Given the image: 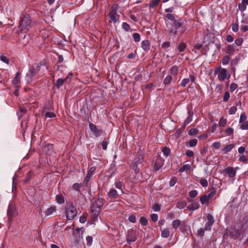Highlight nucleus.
<instances>
[{
    "label": "nucleus",
    "instance_id": "f257e3e1",
    "mask_svg": "<svg viewBox=\"0 0 248 248\" xmlns=\"http://www.w3.org/2000/svg\"><path fill=\"white\" fill-rule=\"evenodd\" d=\"M41 64L34 63L30 67L25 76V80L28 83H30L37 79L40 77Z\"/></svg>",
    "mask_w": 248,
    "mask_h": 248
},
{
    "label": "nucleus",
    "instance_id": "f03ea898",
    "mask_svg": "<svg viewBox=\"0 0 248 248\" xmlns=\"http://www.w3.org/2000/svg\"><path fill=\"white\" fill-rule=\"evenodd\" d=\"M244 227L241 222H237L231 230L226 229L224 235L229 236L232 239H236L244 232Z\"/></svg>",
    "mask_w": 248,
    "mask_h": 248
},
{
    "label": "nucleus",
    "instance_id": "7ed1b4c3",
    "mask_svg": "<svg viewBox=\"0 0 248 248\" xmlns=\"http://www.w3.org/2000/svg\"><path fill=\"white\" fill-rule=\"evenodd\" d=\"M186 30V28L183 26V23L181 19L174 21L171 26L169 28V34L170 36H175L182 34Z\"/></svg>",
    "mask_w": 248,
    "mask_h": 248
},
{
    "label": "nucleus",
    "instance_id": "20e7f679",
    "mask_svg": "<svg viewBox=\"0 0 248 248\" xmlns=\"http://www.w3.org/2000/svg\"><path fill=\"white\" fill-rule=\"evenodd\" d=\"M65 213L67 220H72L74 219L77 215L76 207L71 202L67 204L65 207Z\"/></svg>",
    "mask_w": 248,
    "mask_h": 248
},
{
    "label": "nucleus",
    "instance_id": "39448f33",
    "mask_svg": "<svg viewBox=\"0 0 248 248\" xmlns=\"http://www.w3.org/2000/svg\"><path fill=\"white\" fill-rule=\"evenodd\" d=\"M18 213L15 203L11 202L9 204L7 210L8 221L10 223Z\"/></svg>",
    "mask_w": 248,
    "mask_h": 248
},
{
    "label": "nucleus",
    "instance_id": "423d86ee",
    "mask_svg": "<svg viewBox=\"0 0 248 248\" xmlns=\"http://www.w3.org/2000/svg\"><path fill=\"white\" fill-rule=\"evenodd\" d=\"M31 28V19L28 15L24 16L19 22V29L21 31H29Z\"/></svg>",
    "mask_w": 248,
    "mask_h": 248
},
{
    "label": "nucleus",
    "instance_id": "0eeeda50",
    "mask_svg": "<svg viewBox=\"0 0 248 248\" xmlns=\"http://www.w3.org/2000/svg\"><path fill=\"white\" fill-rule=\"evenodd\" d=\"M117 6L116 5L112 7L109 13V18L114 24L120 22V15L117 14Z\"/></svg>",
    "mask_w": 248,
    "mask_h": 248
},
{
    "label": "nucleus",
    "instance_id": "6e6552de",
    "mask_svg": "<svg viewBox=\"0 0 248 248\" xmlns=\"http://www.w3.org/2000/svg\"><path fill=\"white\" fill-rule=\"evenodd\" d=\"M217 78L220 81H223L225 79H228L231 77V75L228 73L225 68H221L217 72Z\"/></svg>",
    "mask_w": 248,
    "mask_h": 248
},
{
    "label": "nucleus",
    "instance_id": "1a4fd4ad",
    "mask_svg": "<svg viewBox=\"0 0 248 248\" xmlns=\"http://www.w3.org/2000/svg\"><path fill=\"white\" fill-rule=\"evenodd\" d=\"M187 200L188 202H190L191 203L186 207L187 210L193 211L199 209L200 204L197 199L193 200L188 199Z\"/></svg>",
    "mask_w": 248,
    "mask_h": 248
},
{
    "label": "nucleus",
    "instance_id": "9d476101",
    "mask_svg": "<svg viewBox=\"0 0 248 248\" xmlns=\"http://www.w3.org/2000/svg\"><path fill=\"white\" fill-rule=\"evenodd\" d=\"M144 159V152L142 150H139L136 155V156L133 162L140 165H142V163Z\"/></svg>",
    "mask_w": 248,
    "mask_h": 248
},
{
    "label": "nucleus",
    "instance_id": "9b49d317",
    "mask_svg": "<svg viewBox=\"0 0 248 248\" xmlns=\"http://www.w3.org/2000/svg\"><path fill=\"white\" fill-rule=\"evenodd\" d=\"M89 127L91 131L96 137H99L102 133V131L100 127L98 126H96L92 123L89 124Z\"/></svg>",
    "mask_w": 248,
    "mask_h": 248
},
{
    "label": "nucleus",
    "instance_id": "f8f14e48",
    "mask_svg": "<svg viewBox=\"0 0 248 248\" xmlns=\"http://www.w3.org/2000/svg\"><path fill=\"white\" fill-rule=\"evenodd\" d=\"M100 211H101V209H99L97 208H95V207L91 206L90 214H91V217L92 218V219L93 220V221H95L96 220H97L98 217L100 213Z\"/></svg>",
    "mask_w": 248,
    "mask_h": 248
},
{
    "label": "nucleus",
    "instance_id": "ddd939ff",
    "mask_svg": "<svg viewBox=\"0 0 248 248\" xmlns=\"http://www.w3.org/2000/svg\"><path fill=\"white\" fill-rule=\"evenodd\" d=\"M43 152L47 155H51L53 153V144L46 143L43 149Z\"/></svg>",
    "mask_w": 248,
    "mask_h": 248
},
{
    "label": "nucleus",
    "instance_id": "4468645a",
    "mask_svg": "<svg viewBox=\"0 0 248 248\" xmlns=\"http://www.w3.org/2000/svg\"><path fill=\"white\" fill-rule=\"evenodd\" d=\"M126 240L128 242H131L136 241V237L135 235V233L133 230L131 229L128 230L126 236Z\"/></svg>",
    "mask_w": 248,
    "mask_h": 248
},
{
    "label": "nucleus",
    "instance_id": "2eb2a0df",
    "mask_svg": "<svg viewBox=\"0 0 248 248\" xmlns=\"http://www.w3.org/2000/svg\"><path fill=\"white\" fill-rule=\"evenodd\" d=\"M104 205V199L102 198H98L92 205V206L101 209Z\"/></svg>",
    "mask_w": 248,
    "mask_h": 248
},
{
    "label": "nucleus",
    "instance_id": "dca6fc26",
    "mask_svg": "<svg viewBox=\"0 0 248 248\" xmlns=\"http://www.w3.org/2000/svg\"><path fill=\"white\" fill-rule=\"evenodd\" d=\"M248 5V0H242L241 2L238 4V10L241 12H243L246 10Z\"/></svg>",
    "mask_w": 248,
    "mask_h": 248
},
{
    "label": "nucleus",
    "instance_id": "f3484780",
    "mask_svg": "<svg viewBox=\"0 0 248 248\" xmlns=\"http://www.w3.org/2000/svg\"><path fill=\"white\" fill-rule=\"evenodd\" d=\"M224 172L227 174L230 177H233L236 175V171L232 167H229L224 170Z\"/></svg>",
    "mask_w": 248,
    "mask_h": 248
},
{
    "label": "nucleus",
    "instance_id": "a211bd4d",
    "mask_svg": "<svg viewBox=\"0 0 248 248\" xmlns=\"http://www.w3.org/2000/svg\"><path fill=\"white\" fill-rule=\"evenodd\" d=\"M163 163L161 157H157L154 164V170L157 171L163 166Z\"/></svg>",
    "mask_w": 248,
    "mask_h": 248
},
{
    "label": "nucleus",
    "instance_id": "6ab92c4d",
    "mask_svg": "<svg viewBox=\"0 0 248 248\" xmlns=\"http://www.w3.org/2000/svg\"><path fill=\"white\" fill-rule=\"evenodd\" d=\"M12 82L16 87H18L20 82V73L17 72L16 77L13 79Z\"/></svg>",
    "mask_w": 248,
    "mask_h": 248
},
{
    "label": "nucleus",
    "instance_id": "aec40b11",
    "mask_svg": "<svg viewBox=\"0 0 248 248\" xmlns=\"http://www.w3.org/2000/svg\"><path fill=\"white\" fill-rule=\"evenodd\" d=\"M188 115L186 119L185 120L184 123V124L185 126L188 124L193 119V113L192 111H188Z\"/></svg>",
    "mask_w": 248,
    "mask_h": 248
},
{
    "label": "nucleus",
    "instance_id": "412c9836",
    "mask_svg": "<svg viewBox=\"0 0 248 248\" xmlns=\"http://www.w3.org/2000/svg\"><path fill=\"white\" fill-rule=\"evenodd\" d=\"M161 236L163 238H167L170 235V232L168 228H166L162 229V228H160Z\"/></svg>",
    "mask_w": 248,
    "mask_h": 248
},
{
    "label": "nucleus",
    "instance_id": "4be33fe9",
    "mask_svg": "<svg viewBox=\"0 0 248 248\" xmlns=\"http://www.w3.org/2000/svg\"><path fill=\"white\" fill-rule=\"evenodd\" d=\"M141 46L142 48L146 51L150 49V43L148 40H143L141 42Z\"/></svg>",
    "mask_w": 248,
    "mask_h": 248
},
{
    "label": "nucleus",
    "instance_id": "5701e85b",
    "mask_svg": "<svg viewBox=\"0 0 248 248\" xmlns=\"http://www.w3.org/2000/svg\"><path fill=\"white\" fill-rule=\"evenodd\" d=\"M108 196L109 197L111 198V199H116L118 197V194L117 193V191L114 189H111L110 190Z\"/></svg>",
    "mask_w": 248,
    "mask_h": 248
},
{
    "label": "nucleus",
    "instance_id": "b1692460",
    "mask_svg": "<svg viewBox=\"0 0 248 248\" xmlns=\"http://www.w3.org/2000/svg\"><path fill=\"white\" fill-rule=\"evenodd\" d=\"M56 209L55 206H52L48 208L46 211L45 214L46 216H50L53 214L54 212H56Z\"/></svg>",
    "mask_w": 248,
    "mask_h": 248
},
{
    "label": "nucleus",
    "instance_id": "393cba45",
    "mask_svg": "<svg viewBox=\"0 0 248 248\" xmlns=\"http://www.w3.org/2000/svg\"><path fill=\"white\" fill-rule=\"evenodd\" d=\"M187 205L186 202V201H180L176 203V207L179 209H183Z\"/></svg>",
    "mask_w": 248,
    "mask_h": 248
},
{
    "label": "nucleus",
    "instance_id": "a878e982",
    "mask_svg": "<svg viewBox=\"0 0 248 248\" xmlns=\"http://www.w3.org/2000/svg\"><path fill=\"white\" fill-rule=\"evenodd\" d=\"M139 166H140V164L133 162L130 167L135 170L136 173H138L140 171V169ZM140 166H142V165H140Z\"/></svg>",
    "mask_w": 248,
    "mask_h": 248
},
{
    "label": "nucleus",
    "instance_id": "bb28decb",
    "mask_svg": "<svg viewBox=\"0 0 248 248\" xmlns=\"http://www.w3.org/2000/svg\"><path fill=\"white\" fill-rule=\"evenodd\" d=\"M68 79V77H67L64 79L59 78L57 79L56 81V87L58 89H59L63 84L64 81H66Z\"/></svg>",
    "mask_w": 248,
    "mask_h": 248
},
{
    "label": "nucleus",
    "instance_id": "cd10ccee",
    "mask_svg": "<svg viewBox=\"0 0 248 248\" xmlns=\"http://www.w3.org/2000/svg\"><path fill=\"white\" fill-rule=\"evenodd\" d=\"M209 199L207 197V195H203L200 197V200L201 203L203 205L205 203H208Z\"/></svg>",
    "mask_w": 248,
    "mask_h": 248
},
{
    "label": "nucleus",
    "instance_id": "c85d7f7f",
    "mask_svg": "<svg viewBox=\"0 0 248 248\" xmlns=\"http://www.w3.org/2000/svg\"><path fill=\"white\" fill-rule=\"evenodd\" d=\"M56 201L59 204H62L64 202V198L62 194H60L56 196Z\"/></svg>",
    "mask_w": 248,
    "mask_h": 248
},
{
    "label": "nucleus",
    "instance_id": "c756f323",
    "mask_svg": "<svg viewBox=\"0 0 248 248\" xmlns=\"http://www.w3.org/2000/svg\"><path fill=\"white\" fill-rule=\"evenodd\" d=\"M234 146L235 145L234 144H230L226 146L223 149H222V151L225 154H227L228 152H230L233 147H234Z\"/></svg>",
    "mask_w": 248,
    "mask_h": 248
},
{
    "label": "nucleus",
    "instance_id": "7c9ffc66",
    "mask_svg": "<svg viewBox=\"0 0 248 248\" xmlns=\"http://www.w3.org/2000/svg\"><path fill=\"white\" fill-rule=\"evenodd\" d=\"M178 72V67L176 65L172 66L170 70V73L173 76H176L177 75Z\"/></svg>",
    "mask_w": 248,
    "mask_h": 248
},
{
    "label": "nucleus",
    "instance_id": "2f4dec72",
    "mask_svg": "<svg viewBox=\"0 0 248 248\" xmlns=\"http://www.w3.org/2000/svg\"><path fill=\"white\" fill-rule=\"evenodd\" d=\"M83 186L82 183H75L73 185L72 188L78 192H80V188Z\"/></svg>",
    "mask_w": 248,
    "mask_h": 248
},
{
    "label": "nucleus",
    "instance_id": "473e14b6",
    "mask_svg": "<svg viewBox=\"0 0 248 248\" xmlns=\"http://www.w3.org/2000/svg\"><path fill=\"white\" fill-rule=\"evenodd\" d=\"M227 119L224 117H221L218 122V124L221 127H225L227 125Z\"/></svg>",
    "mask_w": 248,
    "mask_h": 248
},
{
    "label": "nucleus",
    "instance_id": "72a5a7b5",
    "mask_svg": "<svg viewBox=\"0 0 248 248\" xmlns=\"http://www.w3.org/2000/svg\"><path fill=\"white\" fill-rule=\"evenodd\" d=\"M191 169V166L189 164H186L184 165L179 170V172H182L184 171H188L189 170Z\"/></svg>",
    "mask_w": 248,
    "mask_h": 248
},
{
    "label": "nucleus",
    "instance_id": "f704fd0d",
    "mask_svg": "<svg viewBox=\"0 0 248 248\" xmlns=\"http://www.w3.org/2000/svg\"><path fill=\"white\" fill-rule=\"evenodd\" d=\"M181 224V221L179 219L174 220L172 222V226L173 228L175 230L180 226Z\"/></svg>",
    "mask_w": 248,
    "mask_h": 248
},
{
    "label": "nucleus",
    "instance_id": "c9c22d12",
    "mask_svg": "<svg viewBox=\"0 0 248 248\" xmlns=\"http://www.w3.org/2000/svg\"><path fill=\"white\" fill-rule=\"evenodd\" d=\"M199 130L197 128H192L187 132L188 134L191 136H196L199 133Z\"/></svg>",
    "mask_w": 248,
    "mask_h": 248
},
{
    "label": "nucleus",
    "instance_id": "e433bc0d",
    "mask_svg": "<svg viewBox=\"0 0 248 248\" xmlns=\"http://www.w3.org/2000/svg\"><path fill=\"white\" fill-rule=\"evenodd\" d=\"M239 126L240 129L242 130H248V122H242V123H239Z\"/></svg>",
    "mask_w": 248,
    "mask_h": 248
},
{
    "label": "nucleus",
    "instance_id": "4c0bfd02",
    "mask_svg": "<svg viewBox=\"0 0 248 248\" xmlns=\"http://www.w3.org/2000/svg\"><path fill=\"white\" fill-rule=\"evenodd\" d=\"M32 171H30L27 173L26 176V178L24 180V184H27L29 181H30L31 180V179L32 178Z\"/></svg>",
    "mask_w": 248,
    "mask_h": 248
},
{
    "label": "nucleus",
    "instance_id": "58836bf2",
    "mask_svg": "<svg viewBox=\"0 0 248 248\" xmlns=\"http://www.w3.org/2000/svg\"><path fill=\"white\" fill-rule=\"evenodd\" d=\"M239 222H241L242 225L244 227V230H245L247 227L248 226V216L245 217L243 219L242 222L239 221Z\"/></svg>",
    "mask_w": 248,
    "mask_h": 248
},
{
    "label": "nucleus",
    "instance_id": "ea45409f",
    "mask_svg": "<svg viewBox=\"0 0 248 248\" xmlns=\"http://www.w3.org/2000/svg\"><path fill=\"white\" fill-rule=\"evenodd\" d=\"M162 152L166 156H168L170 153V149L166 146H165L162 148Z\"/></svg>",
    "mask_w": 248,
    "mask_h": 248
},
{
    "label": "nucleus",
    "instance_id": "a19ab883",
    "mask_svg": "<svg viewBox=\"0 0 248 248\" xmlns=\"http://www.w3.org/2000/svg\"><path fill=\"white\" fill-rule=\"evenodd\" d=\"M45 118H55L56 116V115L55 113L51 111H47L45 113Z\"/></svg>",
    "mask_w": 248,
    "mask_h": 248
},
{
    "label": "nucleus",
    "instance_id": "79ce46f5",
    "mask_svg": "<svg viewBox=\"0 0 248 248\" xmlns=\"http://www.w3.org/2000/svg\"><path fill=\"white\" fill-rule=\"evenodd\" d=\"M123 29L126 31H131V27L130 25L126 22H123L122 25Z\"/></svg>",
    "mask_w": 248,
    "mask_h": 248
},
{
    "label": "nucleus",
    "instance_id": "37998d69",
    "mask_svg": "<svg viewBox=\"0 0 248 248\" xmlns=\"http://www.w3.org/2000/svg\"><path fill=\"white\" fill-rule=\"evenodd\" d=\"M186 47V44L183 42L181 43L178 46V50L180 52H183Z\"/></svg>",
    "mask_w": 248,
    "mask_h": 248
},
{
    "label": "nucleus",
    "instance_id": "c03bdc74",
    "mask_svg": "<svg viewBox=\"0 0 248 248\" xmlns=\"http://www.w3.org/2000/svg\"><path fill=\"white\" fill-rule=\"evenodd\" d=\"M207 223L213 224L215 222V220L213 216L211 214H208L207 216Z\"/></svg>",
    "mask_w": 248,
    "mask_h": 248
},
{
    "label": "nucleus",
    "instance_id": "a18cd8bd",
    "mask_svg": "<svg viewBox=\"0 0 248 248\" xmlns=\"http://www.w3.org/2000/svg\"><path fill=\"white\" fill-rule=\"evenodd\" d=\"M140 223L144 226L147 225L148 224V219L143 217H142L140 219Z\"/></svg>",
    "mask_w": 248,
    "mask_h": 248
},
{
    "label": "nucleus",
    "instance_id": "49530a36",
    "mask_svg": "<svg viewBox=\"0 0 248 248\" xmlns=\"http://www.w3.org/2000/svg\"><path fill=\"white\" fill-rule=\"evenodd\" d=\"M247 119V117L245 114V113H242L240 114V118L239 120V123H242V122H247L246 120Z\"/></svg>",
    "mask_w": 248,
    "mask_h": 248
},
{
    "label": "nucleus",
    "instance_id": "de8ad7c7",
    "mask_svg": "<svg viewBox=\"0 0 248 248\" xmlns=\"http://www.w3.org/2000/svg\"><path fill=\"white\" fill-rule=\"evenodd\" d=\"M216 192V188L212 187L210 190L209 193L207 195V197L210 199L215 194Z\"/></svg>",
    "mask_w": 248,
    "mask_h": 248
},
{
    "label": "nucleus",
    "instance_id": "09e8293b",
    "mask_svg": "<svg viewBox=\"0 0 248 248\" xmlns=\"http://www.w3.org/2000/svg\"><path fill=\"white\" fill-rule=\"evenodd\" d=\"M197 144V140H189V141L186 142V146L189 147H194Z\"/></svg>",
    "mask_w": 248,
    "mask_h": 248
},
{
    "label": "nucleus",
    "instance_id": "8fccbe9b",
    "mask_svg": "<svg viewBox=\"0 0 248 248\" xmlns=\"http://www.w3.org/2000/svg\"><path fill=\"white\" fill-rule=\"evenodd\" d=\"M230 61V57L228 55L225 56L222 60V63L223 65H227L229 63V62Z\"/></svg>",
    "mask_w": 248,
    "mask_h": 248
},
{
    "label": "nucleus",
    "instance_id": "3c124183",
    "mask_svg": "<svg viewBox=\"0 0 248 248\" xmlns=\"http://www.w3.org/2000/svg\"><path fill=\"white\" fill-rule=\"evenodd\" d=\"M199 183L203 187H206L208 185L207 180L205 178H201L199 181Z\"/></svg>",
    "mask_w": 248,
    "mask_h": 248
},
{
    "label": "nucleus",
    "instance_id": "603ef678",
    "mask_svg": "<svg viewBox=\"0 0 248 248\" xmlns=\"http://www.w3.org/2000/svg\"><path fill=\"white\" fill-rule=\"evenodd\" d=\"M133 37L135 42H139L140 40V36L138 33H134L133 34Z\"/></svg>",
    "mask_w": 248,
    "mask_h": 248
},
{
    "label": "nucleus",
    "instance_id": "864d4df0",
    "mask_svg": "<svg viewBox=\"0 0 248 248\" xmlns=\"http://www.w3.org/2000/svg\"><path fill=\"white\" fill-rule=\"evenodd\" d=\"M172 80V77L170 75H168L166 76V77L165 78L163 83L164 84H169L170 83L171 81Z\"/></svg>",
    "mask_w": 248,
    "mask_h": 248
},
{
    "label": "nucleus",
    "instance_id": "5fc2aeb1",
    "mask_svg": "<svg viewBox=\"0 0 248 248\" xmlns=\"http://www.w3.org/2000/svg\"><path fill=\"white\" fill-rule=\"evenodd\" d=\"M198 193V191L196 190H192L189 192L188 195L191 198H194L197 196Z\"/></svg>",
    "mask_w": 248,
    "mask_h": 248
},
{
    "label": "nucleus",
    "instance_id": "6e6d98bb",
    "mask_svg": "<svg viewBox=\"0 0 248 248\" xmlns=\"http://www.w3.org/2000/svg\"><path fill=\"white\" fill-rule=\"evenodd\" d=\"M205 230L204 228H200V229H199L197 231V235L198 236H200V237H203L204 235V232H205Z\"/></svg>",
    "mask_w": 248,
    "mask_h": 248
},
{
    "label": "nucleus",
    "instance_id": "4d7b16f0",
    "mask_svg": "<svg viewBox=\"0 0 248 248\" xmlns=\"http://www.w3.org/2000/svg\"><path fill=\"white\" fill-rule=\"evenodd\" d=\"M189 82V79L188 78H185L182 79L180 85L182 87H185Z\"/></svg>",
    "mask_w": 248,
    "mask_h": 248
},
{
    "label": "nucleus",
    "instance_id": "13d9d810",
    "mask_svg": "<svg viewBox=\"0 0 248 248\" xmlns=\"http://www.w3.org/2000/svg\"><path fill=\"white\" fill-rule=\"evenodd\" d=\"M160 0H153L151 1L149 5L150 8H153L155 6H157L159 2H160Z\"/></svg>",
    "mask_w": 248,
    "mask_h": 248
},
{
    "label": "nucleus",
    "instance_id": "bf43d9fd",
    "mask_svg": "<svg viewBox=\"0 0 248 248\" xmlns=\"http://www.w3.org/2000/svg\"><path fill=\"white\" fill-rule=\"evenodd\" d=\"M241 24H248V15L247 16H245V14H243Z\"/></svg>",
    "mask_w": 248,
    "mask_h": 248
},
{
    "label": "nucleus",
    "instance_id": "052dcab7",
    "mask_svg": "<svg viewBox=\"0 0 248 248\" xmlns=\"http://www.w3.org/2000/svg\"><path fill=\"white\" fill-rule=\"evenodd\" d=\"M177 178L176 177H172L170 181V186H173L177 182Z\"/></svg>",
    "mask_w": 248,
    "mask_h": 248
},
{
    "label": "nucleus",
    "instance_id": "680f3d73",
    "mask_svg": "<svg viewBox=\"0 0 248 248\" xmlns=\"http://www.w3.org/2000/svg\"><path fill=\"white\" fill-rule=\"evenodd\" d=\"M237 111L236 106H232L231 107L229 110V113L230 115H232L235 113Z\"/></svg>",
    "mask_w": 248,
    "mask_h": 248
},
{
    "label": "nucleus",
    "instance_id": "e2e57ef3",
    "mask_svg": "<svg viewBox=\"0 0 248 248\" xmlns=\"http://www.w3.org/2000/svg\"><path fill=\"white\" fill-rule=\"evenodd\" d=\"M232 28L233 31L236 32L239 30V25L237 23H233L232 25Z\"/></svg>",
    "mask_w": 248,
    "mask_h": 248
},
{
    "label": "nucleus",
    "instance_id": "0e129e2a",
    "mask_svg": "<svg viewBox=\"0 0 248 248\" xmlns=\"http://www.w3.org/2000/svg\"><path fill=\"white\" fill-rule=\"evenodd\" d=\"M230 97V93L228 91H226L224 93V95L223 98V101L224 102H227Z\"/></svg>",
    "mask_w": 248,
    "mask_h": 248
},
{
    "label": "nucleus",
    "instance_id": "69168bd1",
    "mask_svg": "<svg viewBox=\"0 0 248 248\" xmlns=\"http://www.w3.org/2000/svg\"><path fill=\"white\" fill-rule=\"evenodd\" d=\"M166 17L168 19L172 21L173 22H174V21L176 20V19H175V16H174V14H167L166 15Z\"/></svg>",
    "mask_w": 248,
    "mask_h": 248
},
{
    "label": "nucleus",
    "instance_id": "338daca9",
    "mask_svg": "<svg viewBox=\"0 0 248 248\" xmlns=\"http://www.w3.org/2000/svg\"><path fill=\"white\" fill-rule=\"evenodd\" d=\"M240 30L243 32H245L248 31V25L242 24L240 27Z\"/></svg>",
    "mask_w": 248,
    "mask_h": 248
},
{
    "label": "nucleus",
    "instance_id": "774afa93",
    "mask_svg": "<svg viewBox=\"0 0 248 248\" xmlns=\"http://www.w3.org/2000/svg\"><path fill=\"white\" fill-rule=\"evenodd\" d=\"M237 87H238V85L237 84H236L235 83H231L230 85V92H233L235 89H237Z\"/></svg>",
    "mask_w": 248,
    "mask_h": 248
}]
</instances>
